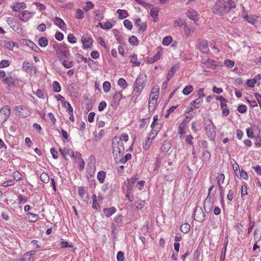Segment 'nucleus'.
<instances>
[{
  "mask_svg": "<svg viewBox=\"0 0 261 261\" xmlns=\"http://www.w3.org/2000/svg\"><path fill=\"white\" fill-rule=\"evenodd\" d=\"M53 21H54V23L56 25L59 27L60 29H63V28L64 27V26L65 25V23H64V21H63V20H62L61 18H60L58 17H56L54 19Z\"/></svg>",
  "mask_w": 261,
  "mask_h": 261,
  "instance_id": "23",
  "label": "nucleus"
},
{
  "mask_svg": "<svg viewBox=\"0 0 261 261\" xmlns=\"http://www.w3.org/2000/svg\"><path fill=\"white\" fill-rule=\"evenodd\" d=\"M205 130L207 137L211 140H213L216 136V131L212 121H210V124L206 125L205 127Z\"/></svg>",
  "mask_w": 261,
  "mask_h": 261,
  "instance_id": "6",
  "label": "nucleus"
},
{
  "mask_svg": "<svg viewBox=\"0 0 261 261\" xmlns=\"http://www.w3.org/2000/svg\"><path fill=\"white\" fill-rule=\"evenodd\" d=\"M244 18L249 23L253 24H254L256 21V19L254 17V16L251 15H246L244 16Z\"/></svg>",
  "mask_w": 261,
  "mask_h": 261,
  "instance_id": "40",
  "label": "nucleus"
},
{
  "mask_svg": "<svg viewBox=\"0 0 261 261\" xmlns=\"http://www.w3.org/2000/svg\"><path fill=\"white\" fill-rule=\"evenodd\" d=\"M93 203L92 207L94 209L97 210L98 207H99V205L97 201L96 196L95 194H93L92 196Z\"/></svg>",
  "mask_w": 261,
  "mask_h": 261,
  "instance_id": "48",
  "label": "nucleus"
},
{
  "mask_svg": "<svg viewBox=\"0 0 261 261\" xmlns=\"http://www.w3.org/2000/svg\"><path fill=\"white\" fill-rule=\"evenodd\" d=\"M172 38L171 36H166L164 37L162 41V43L164 45H168L172 41Z\"/></svg>",
  "mask_w": 261,
  "mask_h": 261,
  "instance_id": "50",
  "label": "nucleus"
},
{
  "mask_svg": "<svg viewBox=\"0 0 261 261\" xmlns=\"http://www.w3.org/2000/svg\"><path fill=\"white\" fill-rule=\"evenodd\" d=\"M207 67H211L212 68H215L217 66V63L216 61L212 59H208L205 63Z\"/></svg>",
  "mask_w": 261,
  "mask_h": 261,
  "instance_id": "35",
  "label": "nucleus"
},
{
  "mask_svg": "<svg viewBox=\"0 0 261 261\" xmlns=\"http://www.w3.org/2000/svg\"><path fill=\"white\" fill-rule=\"evenodd\" d=\"M25 45L28 46L32 48L34 51L38 52L40 50L39 48L33 42L29 40H25L24 41Z\"/></svg>",
  "mask_w": 261,
  "mask_h": 261,
  "instance_id": "17",
  "label": "nucleus"
},
{
  "mask_svg": "<svg viewBox=\"0 0 261 261\" xmlns=\"http://www.w3.org/2000/svg\"><path fill=\"white\" fill-rule=\"evenodd\" d=\"M40 180L45 184H47L49 181V177L46 172H43L40 176Z\"/></svg>",
  "mask_w": 261,
  "mask_h": 261,
  "instance_id": "32",
  "label": "nucleus"
},
{
  "mask_svg": "<svg viewBox=\"0 0 261 261\" xmlns=\"http://www.w3.org/2000/svg\"><path fill=\"white\" fill-rule=\"evenodd\" d=\"M94 4L91 2L88 1L86 3V5L83 8V9L86 12H87L89 10L93 9L94 8Z\"/></svg>",
  "mask_w": 261,
  "mask_h": 261,
  "instance_id": "45",
  "label": "nucleus"
},
{
  "mask_svg": "<svg viewBox=\"0 0 261 261\" xmlns=\"http://www.w3.org/2000/svg\"><path fill=\"white\" fill-rule=\"evenodd\" d=\"M38 44L41 47H45L48 44V40L45 37H41L38 40Z\"/></svg>",
  "mask_w": 261,
  "mask_h": 261,
  "instance_id": "37",
  "label": "nucleus"
},
{
  "mask_svg": "<svg viewBox=\"0 0 261 261\" xmlns=\"http://www.w3.org/2000/svg\"><path fill=\"white\" fill-rule=\"evenodd\" d=\"M205 219V215L201 207H196L194 212V220L203 222Z\"/></svg>",
  "mask_w": 261,
  "mask_h": 261,
  "instance_id": "7",
  "label": "nucleus"
},
{
  "mask_svg": "<svg viewBox=\"0 0 261 261\" xmlns=\"http://www.w3.org/2000/svg\"><path fill=\"white\" fill-rule=\"evenodd\" d=\"M211 158V155L210 152L207 150L204 151L201 156V159L203 163H206L208 162Z\"/></svg>",
  "mask_w": 261,
  "mask_h": 261,
  "instance_id": "19",
  "label": "nucleus"
},
{
  "mask_svg": "<svg viewBox=\"0 0 261 261\" xmlns=\"http://www.w3.org/2000/svg\"><path fill=\"white\" fill-rule=\"evenodd\" d=\"M128 42L130 44L134 45H137L139 43L137 38L135 36H132L129 37L128 39Z\"/></svg>",
  "mask_w": 261,
  "mask_h": 261,
  "instance_id": "46",
  "label": "nucleus"
},
{
  "mask_svg": "<svg viewBox=\"0 0 261 261\" xmlns=\"http://www.w3.org/2000/svg\"><path fill=\"white\" fill-rule=\"evenodd\" d=\"M118 85L123 89H125L127 86V82L123 78H120L118 80Z\"/></svg>",
  "mask_w": 261,
  "mask_h": 261,
  "instance_id": "41",
  "label": "nucleus"
},
{
  "mask_svg": "<svg viewBox=\"0 0 261 261\" xmlns=\"http://www.w3.org/2000/svg\"><path fill=\"white\" fill-rule=\"evenodd\" d=\"M84 13L83 11L80 9H77L76 11V14L75 17L77 19H82L84 18Z\"/></svg>",
  "mask_w": 261,
  "mask_h": 261,
  "instance_id": "53",
  "label": "nucleus"
},
{
  "mask_svg": "<svg viewBox=\"0 0 261 261\" xmlns=\"http://www.w3.org/2000/svg\"><path fill=\"white\" fill-rule=\"evenodd\" d=\"M33 67L31 66L28 62L25 61L23 62V65H22V69L24 71L27 72L29 70H32L33 69Z\"/></svg>",
  "mask_w": 261,
  "mask_h": 261,
  "instance_id": "43",
  "label": "nucleus"
},
{
  "mask_svg": "<svg viewBox=\"0 0 261 261\" xmlns=\"http://www.w3.org/2000/svg\"><path fill=\"white\" fill-rule=\"evenodd\" d=\"M28 201V198L19 194L18 196V203L19 204L25 203Z\"/></svg>",
  "mask_w": 261,
  "mask_h": 261,
  "instance_id": "44",
  "label": "nucleus"
},
{
  "mask_svg": "<svg viewBox=\"0 0 261 261\" xmlns=\"http://www.w3.org/2000/svg\"><path fill=\"white\" fill-rule=\"evenodd\" d=\"M159 9L156 7L152 8L150 10V14L153 18V21L156 22L158 20Z\"/></svg>",
  "mask_w": 261,
  "mask_h": 261,
  "instance_id": "20",
  "label": "nucleus"
},
{
  "mask_svg": "<svg viewBox=\"0 0 261 261\" xmlns=\"http://www.w3.org/2000/svg\"><path fill=\"white\" fill-rule=\"evenodd\" d=\"M29 221L32 222H36L39 218V215L36 214L28 213L27 214Z\"/></svg>",
  "mask_w": 261,
  "mask_h": 261,
  "instance_id": "30",
  "label": "nucleus"
},
{
  "mask_svg": "<svg viewBox=\"0 0 261 261\" xmlns=\"http://www.w3.org/2000/svg\"><path fill=\"white\" fill-rule=\"evenodd\" d=\"M12 176L14 180L16 181H19L22 179V175L18 171H15L13 172Z\"/></svg>",
  "mask_w": 261,
  "mask_h": 261,
  "instance_id": "47",
  "label": "nucleus"
},
{
  "mask_svg": "<svg viewBox=\"0 0 261 261\" xmlns=\"http://www.w3.org/2000/svg\"><path fill=\"white\" fill-rule=\"evenodd\" d=\"M113 33L114 35L115 39L117 40L119 43L122 44L124 40L121 36L120 32L117 29H113Z\"/></svg>",
  "mask_w": 261,
  "mask_h": 261,
  "instance_id": "18",
  "label": "nucleus"
},
{
  "mask_svg": "<svg viewBox=\"0 0 261 261\" xmlns=\"http://www.w3.org/2000/svg\"><path fill=\"white\" fill-rule=\"evenodd\" d=\"M214 204V198L213 196L207 195L204 201V210L206 213L211 211Z\"/></svg>",
  "mask_w": 261,
  "mask_h": 261,
  "instance_id": "9",
  "label": "nucleus"
},
{
  "mask_svg": "<svg viewBox=\"0 0 261 261\" xmlns=\"http://www.w3.org/2000/svg\"><path fill=\"white\" fill-rule=\"evenodd\" d=\"M216 178L218 182L223 184L225 179V175L223 173H220L218 175Z\"/></svg>",
  "mask_w": 261,
  "mask_h": 261,
  "instance_id": "63",
  "label": "nucleus"
},
{
  "mask_svg": "<svg viewBox=\"0 0 261 261\" xmlns=\"http://www.w3.org/2000/svg\"><path fill=\"white\" fill-rule=\"evenodd\" d=\"M16 115L21 118H26L30 115L31 112L29 109L22 106L15 107Z\"/></svg>",
  "mask_w": 261,
  "mask_h": 261,
  "instance_id": "5",
  "label": "nucleus"
},
{
  "mask_svg": "<svg viewBox=\"0 0 261 261\" xmlns=\"http://www.w3.org/2000/svg\"><path fill=\"white\" fill-rule=\"evenodd\" d=\"M193 90V88L191 85L187 86L182 90V93L185 95H188L190 94Z\"/></svg>",
  "mask_w": 261,
  "mask_h": 261,
  "instance_id": "39",
  "label": "nucleus"
},
{
  "mask_svg": "<svg viewBox=\"0 0 261 261\" xmlns=\"http://www.w3.org/2000/svg\"><path fill=\"white\" fill-rule=\"evenodd\" d=\"M170 148V144L167 141H165L161 147L162 152H167Z\"/></svg>",
  "mask_w": 261,
  "mask_h": 261,
  "instance_id": "42",
  "label": "nucleus"
},
{
  "mask_svg": "<svg viewBox=\"0 0 261 261\" xmlns=\"http://www.w3.org/2000/svg\"><path fill=\"white\" fill-rule=\"evenodd\" d=\"M224 64L228 67L232 68L234 66V62L228 59H226L224 61Z\"/></svg>",
  "mask_w": 261,
  "mask_h": 261,
  "instance_id": "61",
  "label": "nucleus"
},
{
  "mask_svg": "<svg viewBox=\"0 0 261 261\" xmlns=\"http://www.w3.org/2000/svg\"><path fill=\"white\" fill-rule=\"evenodd\" d=\"M10 64L9 60H3L0 62V68L8 67Z\"/></svg>",
  "mask_w": 261,
  "mask_h": 261,
  "instance_id": "57",
  "label": "nucleus"
},
{
  "mask_svg": "<svg viewBox=\"0 0 261 261\" xmlns=\"http://www.w3.org/2000/svg\"><path fill=\"white\" fill-rule=\"evenodd\" d=\"M123 24L125 28H126L128 30H130L133 28V24L132 22L128 20L125 19L123 21Z\"/></svg>",
  "mask_w": 261,
  "mask_h": 261,
  "instance_id": "55",
  "label": "nucleus"
},
{
  "mask_svg": "<svg viewBox=\"0 0 261 261\" xmlns=\"http://www.w3.org/2000/svg\"><path fill=\"white\" fill-rule=\"evenodd\" d=\"M53 90L56 92H59L61 91L60 85L59 83L57 81H55L53 82Z\"/></svg>",
  "mask_w": 261,
  "mask_h": 261,
  "instance_id": "51",
  "label": "nucleus"
},
{
  "mask_svg": "<svg viewBox=\"0 0 261 261\" xmlns=\"http://www.w3.org/2000/svg\"><path fill=\"white\" fill-rule=\"evenodd\" d=\"M11 114V109L9 106H5L0 110V119L1 121L5 122L6 121Z\"/></svg>",
  "mask_w": 261,
  "mask_h": 261,
  "instance_id": "8",
  "label": "nucleus"
},
{
  "mask_svg": "<svg viewBox=\"0 0 261 261\" xmlns=\"http://www.w3.org/2000/svg\"><path fill=\"white\" fill-rule=\"evenodd\" d=\"M111 86L109 82L106 81L103 83V89L105 92H108L111 89Z\"/></svg>",
  "mask_w": 261,
  "mask_h": 261,
  "instance_id": "49",
  "label": "nucleus"
},
{
  "mask_svg": "<svg viewBox=\"0 0 261 261\" xmlns=\"http://www.w3.org/2000/svg\"><path fill=\"white\" fill-rule=\"evenodd\" d=\"M57 57L60 60L61 64L65 67V45L60 44L57 46Z\"/></svg>",
  "mask_w": 261,
  "mask_h": 261,
  "instance_id": "4",
  "label": "nucleus"
},
{
  "mask_svg": "<svg viewBox=\"0 0 261 261\" xmlns=\"http://www.w3.org/2000/svg\"><path fill=\"white\" fill-rule=\"evenodd\" d=\"M187 16L190 19L195 21L197 19V12L195 10H189L187 12Z\"/></svg>",
  "mask_w": 261,
  "mask_h": 261,
  "instance_id": "22",
  "label": "nucleus"
},
{
  "mask_svg": "<svg viewBox=\"0 0 261 261\" xmlns=\"http://www.w3.org/2000/svg\"><path fill=\"white\" fill-rule=\"evenodd\" d=\"M116 212V208L114 206H112L109 208H105L103 210V213L107 217L111 216Z\"/></svg>",
  "mask_w": 261,
  "mask_h": 261,
  "instance_id": "16",
  "label": "nucleus"
},
{
  "mask_svg": "<svg viewBox=\"0 0 261 261\" xmlns=\"http://www.w3.org/2000/svg\"><path fill=\"white\" fill-rule=\"evenodd\" d=\"M190 230V225L188 223H185L182 224L180 226V230L185 233H187L189 232Z\"/></svg>",
  "mask_w": 261,
  "mask_h": 261,
  "instance_id": "33",
  "label": "nucleus"
},
{
  "mask_svg": "<svg viewBox=\"0 0 261 261\" xmlns=\"http://www.w3.org/2000/svg\"><path fill=\"white\" fill-rule=\"evenodd\" d=\"M159 88H156V91H155V92L151 91L150 95V100H153V101L157 100V99L158 98V97H159Z\"/></svg>",
  "mask_w": 261,
  "mask_h": 261,
  "instance_id": "34",
  "label": "nucleus"
},
{
  "mask_svg": "<svg viewBox=\"0 0 261 261\" xmlns=\"http://www.w3.org/2000/svg\"><path fill=\"white\" fill-rule=\"evenodd\" d=\"M197 47L203 54H206L209 50L208 42L206 40H198L197 41Z\"/></svg>",
  "mask_w": 261,
  "mask_h": 261,
  "instance_id": "10",
  "label": "nucleus"
},
{
  "mask_svg": "<svg viewBox=\"0 0 261 261\" xmlns=\"http://www.w3.org/2000/svg\"><path fill=\"white\" fill-rule=\"evenodd\" d=\"M132 155L130 153H127L124 157L122 156L119 159H115L117 162H119L122 164L126 163L128 160L130 159Z\"/></svg>",
  "mask_w": 261,
  "mask_h": 261,
  "instance_id": "31",
  "label": "nucleus"
},
{
  "mask_svg": "<svg viewBox=\"0 0 261 261\" xmlns=\"http://www.w3.org/2000/svg\"><path fill=\"white\" fill-rule=\"evenodd\" d=\"M10 7L13 11L20 12L22 10L25 9L27 7V6L24 3L21 2V3H16L14 5H11Z\"/></svg>",
  "mask_w": 261,
  "mask_h": 261,
  "instance_id": "13",
  "label": "nucleus"
},
{
  "mask_svg": "<svg viewBox=\"0 0 261 261\" xmlns=\"http://www.w3.org/2000/svg\"><path fill=\"white\" fill-rule=\"evenodd\" d=\"M240 176L239 178H243L244 180H247L248 179V176L247 173L243 169L239 171Z\"/></svg>",
  "mask_w": 261,
  "mask_h": 261,
  "instance_id": "52",
  "label": "nucleus"
},
{
  "mask_svg": "<svg viewBox=\"0 0 261 261\" xmlns=\"http://www.w3.org/2000/svg\"><path fill=\"white\" fill-rule=\"evenodd\" d=\"M247 187L245 185H243L241 188V197L243 200L245 199L244 196L247 195Z\"/></svg>",
  "mask_w": 261,
  "mask_h": 261,
  "instance_id": "54",
  "label": "nucleus"
},
{
  "mask_svg": "<svg viewBox=\"0 0 261 261\" xmlns=\"http://www.w3.org/2000/svg\"><path fill=\"white\" fill-rule=\"evenodd\" d=\"M106 177V172L103 171H99L97 175V179L100 184H102L104 182Z\"/></svg>",
  "mask_w": 261,
  "mask_h": 261,
  "instance_id": "24",
  "label": "nucleus"
},
{
  "mask_svg": "<svg viewBox=\"0 0 261 261\" xmlns=\"http://www.w3.org/2000/svg\"><path fill=\"white\" fill-rule=\"evenodd\" d=\"M113 153L115 159H119L124 153V147L120 139L115 137L112 140Z\"/></svg>",
  "mask_w": 261,
  "mask_h": 261,
  "instance_id": "2",
  "label": "nucleus"
},
{
  "mask_svg": "<svg viewBox=\"0 0 261 261\" xmlns=\"http://www.w3.org/2000/svg\"><path fill=\"white\" fill-rule=\"evenodd\" d=\"M193 137L191 135H187L186 137L185 141L188 144L191 145L193 146Z\"/></svg>",
  "mask_w": 261,
  "mask_h": 261,
  "instance_id": "62",
  "label": "nucleus"
},
{
  "mask_svg": "<svg viewBox=\"0 0 261 261\" xmlns=\"http://www.w3.org/2000/svg\"><path fill=\"white\" fill-rule=\"evenodd\" d=\"M221 108L222 109V114L223 116H227L229 113V110L227 105L223 102L220 103Z\"/></svg>",
  "mask_w": 261,
  "mask_h": 261,
  "instance_id": "27",
  "label": "nucleus"
},
{
  "mask_svg": "<svg viewBox=\"0 0 261 261\" xmlns=\"http://www.w3.org/2000/svg\"><path fill=\"white\" fill-rule=\"evenodd\" d=\"M202 102L203 98L201 97H198L195 100L191 101L190 105L191 106L194 105V108L195 109H197L200 106Z\"/></svg>",
  "mask_w": 261,
  "mask_h": 261,
  "instance_id": "25",
  "label": "nucleus"
},
{
  "mask_svg": "<svg viewBox=\"0 0 261 261\" xmlns=\"http://www.w3.org/2000/svg\"><path fill=\"white\" fill-rule=\"evenodd\" d=\"M32 16V13L26 10L21 12L18 15V17L23 22H27Z\"/></svg>",
  "mask_w": 261,
  "mask_h": 261,
  "instance_id": "11",
  "label": "nucleus"
},
{
  "mask_svg": "<svg viewBox=\"0 0 261 261\" xmlns=\"http://www.w3.org/2000/svg\"><path fill=\"white\" fill-rule=\"evenodd\" d=\"M122 95L119 92H116L114 95L113 96V99L114 103L118 105L119 103V101L122 99Z\"/></svg>",
  "mask_w": 261,
  "mask_h": 261,
  "instance_id": "28",
  "label": "nucleus"
},
{
  "mask_svg": "<svg viewBox=\"0 0 261 261\" xmlns=\"http://www.w3.org/2000/svg\"><path fill=\"white\" fill-rule=\"evenodd\" d=\"M236 5L232 0H218L213 7V12L219 15L229 12L232 9H234Z\"/></svg>",
  "mask_w": 261,
  "mask_h": 261,
  "instance_id": "1",
  "label": "nucleus"
},
{
  "mask_svg": "<svg viewBox=\"0 0 261 261\" xmlns=\"http://www.w3.org/2000/svg\"><path fill=\"white\" fill-rule=\"evenodd\" d=\"M56 98L58 101H61L62 105L63 107H65V101H64L65 98L60 94L55 96Z\"/></svg>",
  "mask_w": 261,
  "mask_h": 261,
  "instance_id": "59",
  "label": "nucleus"
},
{
  "mask_svg": "<svg viewBox=\"0 0 261 261\" xmlns=\"http://www.w3.org/2000/svg\"><path fill=\"white\" fill-rule=\"evenodd\" d=\"M94 14L96 16L95 19L97 20L100 21L103 19V15L100 10H95L94 11Z\"/></svg>",
  "mask_w": 261,
  "mask_h": 261,
  "instance_id": "36",
  "label": "nucleus"
},
{
  "mask_svg": "<svg viewBox=\"0 0 261 261\" xmlns=\"http://www.w3.org/2000/svg\"><path fill=\"white\" fill-rule=\"evenodd\" d=\"M146 81V76L144 75H139L136 79L135 84L134 91L135 92L139 94L145 87Z\"/></svg>",
  "mask_w": 261,
  "mask_h": 261,
  "instance_id": "3",
  "label": "nucleus"
},
{
  "mask_svg": "<svg viewBox=\"0 0 261 261\" xmlns=\"http://www.w3.org/2000/svg\"><path fill=\"white\" fill-rule=\"evenodd\" d=\"M234 228L239 234H241L243 232V226L241 223L236 224L234 226Z\"/></svg>",
  "mask_w": 261,
  "mask_h": 261,
  "instance_id": "56",
  "label": "nucleus"
},
{
  "mask_svg": "<svg viewBox=\"0 0 261 261\" xmlns=\"http://www.w3.org/2000/svg\"><path fill=\"white\" fill-rule=\"evenodd\" d=\"M238 111L242 114L245 113L247 111V107L244 105H241L238 107Z\"/></svg>",
  "mask_w": 261,
  "mask_h": 261,
  "instance_id": "60",
  "label": "nucleus"
},
{
  "mask_svg": "<svg viewBox=\"0 0 261 261\" xmlns=\"http://www.w3.org/2000/svg\"><path fill=\"white\" fill-rule=\"evenodd\" d=\"M117 13L118 14L119 18L120 19H124L128 16V14L125 10L118 9Z\"/></svg>",
  "mask_w": 261,
  "mask_h": 261,
  "instance_id": "26",
  "label": "nucleus"
},
{
  "mask_svg": "<svg viewBox=\"0 0 261 261\" xmlns=\"http://www.w3.org/2000/svg\"><path fill=\"white\" fill-rule=\"evenodd\" d=\"M185 126H186L185 123H184V122H182L180 124V125L178 128V129H179L178 134L180 135V138H182L184 137Z\"/></svg>",
  "mask_w": 261,
  "mask_h": 261,
  "instance_id": "38",
  "label": "nucleus"
},
{
  "mask_svg": "<svg viewBox=\"0 0 261 261\" xmlns=\"http://www.w3.org/2000/svg\"><path fill=\"white\" fill-rule=\"evenodd\" d=\"M130 62L134 67L138 66L140 64V62L138 61L137 56L135 54L130 56Z\"/></svg>",
  "mask_w": 261,
  "mask_h": 261,
  "instance_id": "29",
  "label": "nucleus"
},
{
  "mask_svg": "<svg viewBox=\"0 0 261 261\" xmlns=\"http://www.w3.org/2000/svg\"><path fill=\"white\" fill-rule=\"evenodd\" d=\"M81 40L83 44V47L84 48H92L93 40L91 38L83 36L81 38Z\"/></svg>",
  "mask_w": 261,
  "mask_h": 261,
  "instance_id": "12",
  "label": "nucleus"
},
{
  "mask_svg": "<svg viewBox=\"0 0 261 261\" xmlns=\"http://www.w3.org/2000/svg\"><path fill=\"white\" fill-rule=\"evenodd\" d=\"M66 154H69L71 157L74 159L75 162H79V161L82 159L81 154L79 152H76L75 154H74L72 150H68L66 151Z\"/></svg>",
  "mask_w": 261,
  "mask_h": 261,
  "instance_id": "15",
  "label": "nucleus"
},
{
  "mask_svg": "<svg viewBox=\"0 0 261 261\" xmlns=\"http://www.w3.org/2000/svg\"><path fill=\"white\" fill-rule=\"evenodd\" d=\"M179 67V64H176L170 68L167 74V81H170Z\"/></svg>",
  "mask_w": 261,
  "mask_h": 261,
  "instance_id": "14",
  "label": "nucleus"
},
{
  "mask_svg": "<svg viewBox=\"0 0 261 261\" xmlns=\"http://www.w3.org/2000/svg\"><path fill=\"white\" fill-rule=\"evenodd\" d=\"M67 40L70 43H74L76 42V38L72 34H70L68 35Z\"/></svg>",
  "mask_w": 261,
  "mask_h": 261,
  "instance_id": "58",
  "label": "nucleus"
},
{
  "mask_svg": "<svg viewBox=\"0 0 261 261\" xmlns=\"http://www.w3.org/2000/svg\"><path fill=\"white\" fill-rule=\"evenodd\" d=\"M3 83L8 84L9 86L12 85L15 83V79L11 75L7 76L3 79Z\"/></svg>",
  "mask_w": 261,
  "mask_h": 261,
  "instance_id": "21",
  "label": "nucleus"
},
{
  "mask_svg": "<svg viewBox=\"0 0 261 261\" xmlns=\"http://www.w3.org/2000/svg\"><path fill=\"white\" fill-rule=\"evenodd\" d=\"M117 261H123L124 260V254L122 251H119L117 254Z\"/></svg>",
  "mask_w": 261,
  "mask_h": 261,
  "instance_id": "64",
  "label": "nucleus"
}]
</instances>
